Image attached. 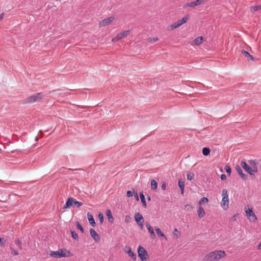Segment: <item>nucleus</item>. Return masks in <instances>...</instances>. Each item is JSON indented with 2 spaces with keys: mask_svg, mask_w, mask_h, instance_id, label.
I'll return each instance as SVG.
<instances>
[{
  "mask_svg": "<svg viewBox=\"0 0 261 261\" xmlns=\"http://www.w3.org/2000/svg\"><path fill=\"white\" fill-rule=\"evenodd\" d=\"M50 255L55 258H61L64 257H70L71 256V252L65 249H60L58 251H52L50 253Z\"/></svg>",
  "mask_w": 261,
  "mask_h": 261,
  "instance_id": "nucleus-1",
  "label": "nucleus"
},
{
  "mask_svg": "<svg viewBox=\"0 0 261 261\" xmlns=\"http://www.w3.org/2000/svg\"><path fill=\"white\" fill-rule=\"evenodd\" d=\"M224 251L219 250L210 253L207 255V259L210 261L218 260L225 256Z\"/></svg>",
  "mask_w": 261,
  "mask_h": 261,
  "instance_id": "nucleus-2",
  "label": "nucleus"
},
{
  "mask_svg": "<svg viewBox=\"0 0 261 261\" xmlns=\"http://www.w3.org/2000/svg\"><path fill=\"white\" fill-rule=\"evenodd\" d=\"M44 97L45 95H44L42 93H35L28 97L25 100V102L34 103L40 101Z\"/></svg>",
  "mask_w": 261,
  "mask_h": 261,
  "instance_id": "nucleus-3",
  "label": "nucleus"
},
{
  "mask_svg": "<svg viewBox=\"0 0 261 261\" xmlns=\"http://www.w3.org/2000/svg\"><path fill=\"white\" fill-rule=\"evenodd\" d=\"M222 199L221 202V205L224 210H227L229 207V199L227 191L226 189H224L222 192Z\"/></svg>",
  "mask_w": 261,
  "mask_h": 261,
  "instance_id": "nucleus-4",
  "label": "nucleus"
},
{
  "mask_svg": "<svg viewBox=\"0 0 261 261\" xmlns=\"http://www.w3.org/2000/svg\"><path fill=\"white\" fill-rule=\"evenodd\" d=\"M245 213L248 219L250 221L255 222L257 220V217L254 212L252 208L249 205H247L245 207Z\"/></svg>",
  "mask_w": 261,
  "mask_h": 261,
  "instance_id": "nucleus-5",
  "label": "nucleus"
},
{
  "mask_svg": "<svg viewBox=\"0 0 261 261\" xmlns=\"http://www.w3.org/2000/svg\"><path fill=\"white\" fill-rule=\"evenodd\" d=\"M138 256L139 257L141 261L147 260L148 257V255L147 252L143 247L141 246H139L138 248Z\"/></svg>",
  "mask_w": 261,
  "mask_h": 261,
  "instance_id": "nucleus-6",
  "label": "nucleus"
},
{
  "mask_svg": "<svg viewBox=\"0 0 261 261\" xmlns=\"http://www.w3.org/2000/svg\"><path fill=\"white\" fill-rule=\"evenodd\" d=\"M189 19V16L188 15H187L185 16L181 19H179L176 22H175L173 24H172L170 26V29L173 30L176 28H177L181 26L182 24L185 23L188 21V20Z\"/></svg>",
  "mask_w": 261,
  "mask_h": 261,
  "instance_id": "nucleus-7",
  "label": "nucleus"
},
{
  "mask_svg": "<svg viewBox=\"0 0 261 261\" xmlns=\"http://www.w3.org/2000/svg\"><path fill=\"white\" fill-rule=\"evenodd\" d=\"M130 34V31L127 30L125 31H123L119 33L116 37H113L112 39V41L113 42H116L120 39H122L124 37H126Z\"/></svg>",
  "mask_w": 261,
  "mask_h": 261,
  "instance_id": "nucleus-8",
  "label": "nucleus"
},
{
  "mask_svg": "<svg viewBox=\"0 0 261 261\" xmlns=\"http://www.w3.org/2000/svg\"><path fill=\"white\" fill-rule=\"evenodd\" d=\"M115 17L114 16H111L105 18L99 22V26L100 27H102L108 25L112 23Z\"/></svg>",
  "mask_w": 261,
  "mask_h": 261,
  "instance_id": "nucleus-9",
  "label": "nucleus"
},
{
  "mask_svg": "<svg viewBox=\"0 0 261 261\" xmlns=\"http://www.w3.org/2000/svg\"><path fill=\"white\" fill-rule=\"evenodd\" d=\"M241 165L242 168L245 169L248 173L250 175H253L254 172H253V170L252 168L245 162L244 161H242L241 163Z\"/></svg>",
  "mask_w": 261,
  "mask_h": 261,
  "instance_id": "nucleus-10",
  "label": "nucleus"
},
{
  "mask_svg": "<svg viewBox=\"0 0 261 261\" xmlns=\"http://www.w3.org/2000/svg\"><path fill=\"white\" fill-rule=\"evenodd\" d=\"M90 233L91 237L95 241L99 242L100 241V236L97 234V233L94 229L91 228L90 229Z\"/></svg>",
  "mask_w": 261,
  "mask_h": 261,
  "instance_id": "nucleus-11",
  "label": "nucleus"
},
{
  "mask_svg": "<svg viewBox=\"0 0 261 261\" xmlns=\"http://www.w3.org/2000/svg\"><path fill=\"white\" fill-rule=\"evenodd\" d=\"M135 219L137 223H143L144 219L141 214L140 213H137L135 215Z\"/></svg>",
  "mask_w": 261,
  "mask_h": 261,
  "instance_id": "nucleus-12",
  "label": "nucleus"
},
{
  "mask_svg": "<svg viewBox=\"0 0 261 261\" xmlns=\"http://www.w3.org/2000/svg\"><path fill=\"white\" fill-rule=\"evenodd\" d=\"M73 204H74V199L72 198H69L63 206V208H69Z\"/></svg>",
  "mask_w": 261,
  "mask_h": 261,
  "instance_id": "nucleus-13",
  "label": "nucleus"
},
{
  "mask_svg": "<svg viewBox=\"0 0 261 261\" xmlns=\"http://www.w3.org/2000/svg\"><path fill=\"white\" fill-rule=\"evenodd\" d=\"M146 226L150 234V237L152 239H154L155 238V234L154 232V230L153 228L148 223H146Z\"/></svg>",
  "mask_w": 261,
  "mask_h": 261,
  "instance_id": "nucleus-14",
  "label": "nucleus"
},
{
  "mask_svg": "<svg viewBox=\"0 0 261 261\" xmlns=\"http://www.w3.org/2000/svg\"><path fill=\"white\" fill-rule=\"evenodd\" d=\"M125 251L128 254L129 256L131 257L134 259H136V254H135L133 251H132L131 248L130 247H125Z\"/></svg>",
  "mask_w": 261,
  "mask_h": 261,
  "instance_id": "nucleus-15",
  "label": "nucleus"
},
{
  "mask_svg": "<svg viewBox=\"0 0 261 261\" xmlns=\"http://www.w3.org/2000/svg\"><path fill=\"white\" fill-rule=\"evenodd\" d=\"M61 91L60 90H54L50 92L49 96L54 98H56L58 96L61 95Z\"/></svg>",
  "mask_w": 261,
  "mask_h": 261,
  "instance_id": "nucleus-16",
  "label": "nucleus"
},
{
  "mask_svg": "<svg viewBox=\"0 0 261 261\" xmlns=\"http://www.w3.org/2000/svg\"><path fill=\"white\" fill-rule=\"evenodd\" d=\"M236 170L242 178L245 180L247 178V175L243 173L241 168L239 166L236 167Z\"/></svg>",
  "mask_w": 261,
  "mask_h": 261,
  "instance_id": "nucleus-17",
  "label": "nucleus"
},
{
  "mask_svg": "<svg viewBox=\"0 0 261 261\" xmlns=\"http://www.w3.org/2000/svg\"><path fill=\"white\" fill-rule=\"evenodd\" d=\"M87 218L89 220V222L90 224L92 225L93 226H95V222L94 220V219L93 218V217L91 214L90 213H88L87 214Z\"/></svg>",
  "mask_w": 261,
  "mask_h": 261,
  "instance_id": "nucleus-18",
  "label": "nucleus"
},
{
  "mask_svg": "<svg viewBox=\"0 0 261 261\" xmlns=\"http://www.w3.org/2000/svg\"><path fill=\"white\" fill-rule=\"evenodd\" d=\"M197 213H198V217L200 218H203L205 216V211H204V210L201 206H199L198 207Z\"/></svg>",
  "mask_w": 261,
  "mask_h": 261,
  "instance_id": "nucleus-19",
  "label": "nucleus"
},
{
  "mask_svg": "<svg viewBox=\"0 0 261 261\" xmlns=\"http://www.w3.org/2000/svg\"><path fill=\"white\" fill-rule=\"evenodd\" d=\"M106 215L107 216L108 221L111 223L113 222L114 221V219L110 210L108 209L106 211Z\"/></svg>",
  "mask_w": 261,
  "mask_h": 261,
  "instance_id": "nucleus-20",
  "label": "nucleus"
},
{
  "mask_svg": "<svg viewBox=\"0 0 261 261\" xmlns=\"http://www.w3.org/2000/svg\"><path fill=\"white\" fill-rule=\"evenodd\" d=\"M242 54L245 56V57L247 58L248 61H252L253 60V58L252 55H251L248 51L243 50L242 51Z\"/></svg>",
  "mask_w": 261,
  "mask_h": 261,
  "instance_id": "nucleus-21",
  "label": "nucleus"
},
{
  "mask_svg": "<svg viewBox=\"0 0 261 261\" xmlns=\"http://www.w3.org/2000/svg\"><path fill=\"white\" fill-rule=\"evenodd\" d=\"M250 164L251 166V167H250L253 170V172H254V173L257 172V168L255 162L254 161H251L250 162Z\"/></svg>",
  "mask_w": 261,
  "mask_h": 261,
  "instance_id": "nucleus-22",
  "label": "nucleus"
},
{
  "mask_svg": "<svg viewBox=\"0 0 261 261\" xmlns=\"http://www.w3.org/2000/svg\"><path fill=\"white\" fill-rule=\"evenodd\" d=\"M151 188L153 190H156L158 187V184L154 179H151L150 182Z\"/></svg>",
  "mask_w": 261,
  "mask_h": 261,
  "instance_id": "nucleus-23",
  "label": "nucleus"
},
{
  "mask_svg": "<svg viewBox=\"0 0 261 261\" xmlns=\"http://www.w3.org/2000/svg\"><path fill=\"white\" fill-rule=\"evenodd\" d=\"M140 197L141 198V202L144 207L146 206V203L145 201V199L144 195L142 192L140 193Z\"/></svg>",
  "mask_w": 261,
  "mask_h": 261,
  "instance_id": "nucleus-24",
  "label": "nucleus"
},
{
  "mask_svg": "<svg viewBox=\"0 0 261 261\" xmlns=\"http://www.w3.org/2000/svg\"><path fill=\"white\" fill-rule=\"evenodd\" d=\"M202 40H203L202 37H201V36L198 37L195 39V40H194V43L196 45H200L202 43Z\"/></svg>",
  "mask_w": 261,
  "mask_h": 261,
  "instance_id": "nucleus-25",
  "label": "nucleus"
},
{
  "mask_svg": "<svg viewBox=\"0 0 261 261\" xmlns=\"http://www.w3.org/2000/svg\"><path fill=\"white\" fill-rule=\"evenodd\" d=\"M178 185L181 191V194L184 193V190L185 187V182L181 180L178 181Z\"/></svg>",
  "mask_w": 261,
  "mask_h": 261,
  "instance_id": "nucleus-26",
  "label": "nucleus"
},
{
  "mask_svg": "<svg viewBox=\"0 0 261 261\" xmlns=\"http://www.w3.org/2000/svg\"><path fill=\"white\" fill-rule=\"evenodd\" d=\"M259 10H261V5L252 6L250 8V10L252 12H255Z\"/></svg>",
  "mask_w": 261,
  "mask_h": 261,
  "instance_id": "nucleus-27",
  "label": "nucleus"
},
{
  "mask_svg": "<svg viewBox=\"0 0 261 261\" xmlns=\"http://www.w3.org/2000/svg\"><path fill=\"white\" fill-rule=\"evenodd\" d=\"M210 153V149L209 148L204 147L202 149V153L204 155H208Z\"/></svg>",
  "mask_w": 261,
  "mask_h": 261,
  "instance_id": "nucleus-28",
  "label": "nucleus"
},
{
  "mask_svg": "<svg viewBox=\"0 0 261 261\" xmlns=\"http://www.w3.org/2000/svg\"><path fill=\"white\" fill-rule=\"evenodd\" d=\"M155 230L156 231L157 234L159 236L161 237H165L164 234L162 232V231L161 230V229L159 228L155 227Z\"/></svg>",
  "mask_w": 261,
  "mask_h": 261,
  "instance_id": "nucleus-29",
  "label": "nucleus"
},
{
  "mask_svg": "<svg viewBox=\"0 0 261 261\" xmlns=\"http://www.w3.org/2000/svg\"><path fill=\"white\" fill-rule=\"evenodd\" d=\"M208 202V200L207 198L203 197L199 201L198 204H199V206H201V205L202 203H207Z\"/></svg>",
  "mask_w": 261,
  "mask_h": 261,
  "instance_id": "nucleus-30",
  "label": "nucleus"
},
{
  "mask_svg": "<svg viewBox=\"0 0 261 261\" xmlns=\"http://www.w3.org/2000/svg\"><path fill=\"white\" fill-rule=\"evenodd\" d=\"M173 235L176 238H178L180 236V233L179 232L177 228H175L173 231Z\"/></svg>",
  "mask_w": 261,
  "mask_h": 261,
  "instance_id": "nucleus-31",
  "label": "nucleus"
},
{
  "mask_svg": "<svg viewBox=\"0 0 261 261\" xmlns=\"http://www.w3.org/2000/svg\"><path fill=\"white\" fill-rule=\"evenodd\" d=\"M72 237L75 240H78L79 236L77 233L74 231H71Z\"/></svg>",
  "mask_w": 261,
  "mask_h": 261,
  "instance_id": "nucleus-32",
  "label": "nucleus"
},
{
  "mask_svg": "<svg viewBox=\"0 0 261 261\" xmlns=\"http://www.w3.org/2000/svg\"><path fill=\"white\" fill-rule=\"evenodd\" d=\"M158 37H154V38H149L148 39H147V41L150 42V43H152V42H155L156 41L158 40Z\"/></svg>",
  "mask_w": 261,
  "mask_h": 261,
  "instance_id": "nucleus-33",
  "label": "nucleus"
},
{
  "mask_svg": "<svg viewBox=\"0 0 261 261\" xmlns=\"http://www.w3.org/2000/svg\"><path fill=\"white\" fill-rule=\"evenodd\" d=\"M187 179L189 180H191L194 178V174L193 173H190L187 174Z\"/></svg>",
  "mask_w": 261,
  "mask_h": 261,
  "instance_id": "nucleus-34",
  "label": "nucleus"
},
{
  "mask_svg": "<svg viewBox=\"0 0 261 261\" xmlns=\"http://www.w3.org/2000/svg\"><path fill=\"white\" fill-rule=\"evenodd\" d=\"M196 6L195 2H191L187 3L185 5V7H194Z\"/></svg>",
  "mask_w": 261,
  "mask_h": 261,
  "instance_id": "nucleus-35",
  "label": "nucleus"
},
{
  "mask_svg": "<svg viewBox=\"0 0 261 261\" xmlns=\"http://www.w3.org/2000/svg\"><path fill=\"white\" fill-rule=\"evenodd\" d=\"M206 0H196L195 3L196 6L200 5L206 2Z\"/></svg>",
  "mask_w": 261,
  "mask_h": 261,
  "instance_id": "nucleus-36",
  "label": "nucleus"
},
{
  "mask_svg": "<svg viewBox=\"0 0 261 261\" xmlns=\"http://www.w3.org/2000/svg\"><path fill=\"white\" fill-rule=\"evenodd\" d=\"M76 223L77 227L81 230L82 233H84V229H83L82 226L78 222H76Z\"/></svg>",
  "mask_w": 261,
  "mask_h": 261,
  "instance_id": "nucleus-37",
  "label": "nucleus"
},
{
  "mask_svg": "<svg viewBox=\"0 0 261 261\" xmlns=\"http://www.w3.org/2000/svg\"><path fill=\"white\" fill-rule=\"evenodd\" d=\"M98 219L99 220V221L101 223H102L103 222V216L102 214L99 213L98 216Z\"/></svg>",
  "mask_w": 261,
  "mask_h": 261,
  "instance_id": "nucleus-38",
  "label": "nucleus"
},
{
  "mask_svg": "<svg viewBox=\"0 0 261 261\" xmlns=\"http://www.w3.org/2000/svg\"><path fill=\"white\" fill-rule=\"evenodd\" d=\"M15 242L17 244V245H18L19 248L21 249H22V244H21V241L19 239H17V240H16Z\"/></svg>",
  "mask_w": 261,
  "mask_h": 261,
  "instance_id": "nucleus-39",
  "label": "nucleus"
},
{
  "mask_svg": "<svg viewBox=\"0 0 261 261\" xmlns=\"http://www.w3.org/2000/svg\"><path fill=\"white\" fill-rule=\"evenodd\" d=\"M225 169L226 170V172L229 175H230V173H231V168H230V167L229 166H225Z\"/></svg>",
  "mask_w": 261,
  "mask_h": 261,
  "instance_id": "nucleus-40",
  "label": "nucleus"
},
{
  "mask_svg": "<svg viewBox=\"0 0 261 261\" xmlns=\"http://www.w3.org/2000/svg\"><path fill=\"white\" fill-rule=\"evenodd\" d=\"M11 254H13L14 255H17L18 254V251L13 248L11 249Z\"/></svg>",
  "mask_w": 261,
  "mask_h": 261,
  "instance_id": "nucleus-41",
  "label": "nucleus"
},
{
  "mask_svg": "<svg viewBox=\"0 0 261 261\" xmlns=\"http://www.w3.org/2000/svg\"><path fill=\"white\" fill-rule=\"evenodd\" d=\"M74 204L77 205V207H80L82 205L83 203L80 201H77L76 200H74Z\"/></svg>",
  "mask_w": 261,
  "mask_h": 261,
  "instance_id": "nucleus-42",
  "label": "nucleus"
},
{
  "mask_svg": "<svg viewBox=\"0 0 261 261\" xmlns=\"http://www.w3.org/2000/svg\"><path fill=\"white\" fill-rule=\"evenodd\" d=\"M5 243H6V240L4 238H0V244L2 246H4L5 244Z\"/></svg>",
  "mask_w": 261,
  "mask_h": 261,
  "instance_id": "nucleus-43",
  "label": "nucleus"
},
{
  "mask_svg": "<svg viewBox=\"0 0 261 261\" xmlns=\"http://www.w3.org/2000/svg\"><path fill=\"white\" fill-rule=\"evenodd\" d=\"M127 196L128 197H130L133 196V193L130 191H127Z\"/></svg>",
  "mask_w": 261,
  "mask_h": 261,
  "instance_id": "nucleus-44",
  "label": "nucleus"
},
{
  "mask_svg": "<svg viewBox=\"0 0 261 261\" xmlns=\"http://www.w3.org/2000/svg\"><path fill=\"white\" fill-rule=\"evenodd\" d=\"M220 178L222 180H225L226 179V176L225 174H222L221 175Z\"/></svg>",
  "mask_w": 261,
  "mask_h": 261,
  "instance_id": "nucleus-45",
  "label": "nucleus"
},
{
  "mask_svg": "<svg viewBox=\"0 0 261 261\" xmlns=\"http://www.w3.org/2000/svg\"><path fill=\"white\" fill-rule=\"evenodd\" d=\"M130 219V217L129 216H128V215L125 216V222H128Z\"/></svg>",
  "mask_w": 261,
  "mask_h": 261,
  "instance_id": "nucleus-46",
  "label": "nucleus"
},
{
  "mask_svg": "<svg viewBox=\"0 0 261 261\" xmlns=\"http://www.w3.org/2000/svg\"><path fill=\"white\" fill-rule=\"evenodd\" d=\"M162 189L163 190H165L166 189V183L165 182H163L162 185Z\"/></svg>",
  "mask_w": 261,
  "mask_h": 261,
  "instance_id": "nucleus-47",
  "label": "nucleus"
},
{
  "mask_svg": "<svg viewBox=\"0 0 261 261\" xmlns=\"http://www.w3.org/2000/svg\"><path fill=\"white\" fill-rule=\"evenodd\" d=\"M138 224L139 225V226L140 227V228L141 229H143V228L144 227L143 223H138Z\"/></svg>",
  "mask_w": 261,
  "mask_h": 261,
  "instance_id": "nucleus-48",
  "label": "nucleus"
},
{
  "mask_svg": "<svg viewBox=\"0 0 261 261\" xmlns=\"http://www.w3.org/2000/svg\"><path fill=\"white\" fill-rule=\"evenodd\" d=\"M4 13H3L2 14H0V21L3 19L4 18Z\"/></svg>",
  "mask_w": 261,
  "mask_h": 261,
  "instance_id": "nucleus-49",
  "label": "nucleus"
},
{
  "mask_svg": "<svg viewBox=\"0 0 261 261\" xmlns=\"http://www.w3.org/2000/svg\"><path fill=\"white\" fill-rule=\"evenodd\" d=\"M257 249L258 250H260L261 249V242H260V243L258 244V246H257Z\"/></svg>",
  "mask_w": 261,
  "mask_h": 261,
  "instance_id": "nucleus-50",
  "label": "nucleus"
},
{
  "mask_svg": "<svg viewBox=\"0 0 261 261\" xmlns=\"http://www.w3.org/2000/svg\"><path fill=\"white\" fill-rule=\"evenodd\" d=\"M136 198L137 200H139V197H138L137 193L136 194Z\"/></svg>",
  "mask_w": 261,
  "mask_h": 261,
  "instance_id": "nucleus-51",
  "label": "nucleus"
},
{
  "mask_svg": "<svg viewBox=\"0 0 261 261\" xmlns=\"http://www.w3.org/2000/svg\"><path fill=\"white\" fill-rule=\"evenodd\" d=\"M148 199L149 200H150V197H148Z\"/></svg>",
  "mask_w": 261,
  "mask_h": 261,
  "instance_id": "nucleus-52",
  "label": "nucleus"
}]
</instances>
